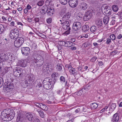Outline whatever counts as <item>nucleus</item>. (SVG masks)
<instances>
[{"instance_id": "46", "label": "nucleus", "mask_w": 122, "mask_h": 122, "mask_svg": "<svg viewBox=\"0 0 122 122\" xmlns=\"http://www.w3.org/2000/svg\"><path fill=\"white\" fill-rule=\"evenodd\" d=\"M34 120L33 121H32L33 122H40L39 120L36 117H35Z\"/></svg>"}, {"instance_id": "23", "label": "nucleus", "mask_w": 122, "mask_h": 122, "mask_svg": "<svg viewBox=\"0 0 122 122\" xmlns=\"http://www.w3.org/2000/svg\"><path fill=\"white\" fill-rule=\"evenodd\" d=\"M14 29L11 30L10 32V38L11 39L14 40L15 39V35L14 34Z\"/></svg>"}, {"instance_id": "43", "label": "nucleus", "mask_w": 122, "mask_h": 122, "mask_svg": "<svg viewBox=\"0 0 122 122\" xmlns=\"http://www.w3.org/2000/svg\"><path fill=\"white\" fill-rule=\"evenodd\" d=\"M58 74L57 72H54L51 75V76L53 78L55 77H57L58 76Z\"/></svg>"}, {"instance_id": "15", "label": "nucleus", "mask_w": 122, "mask_h": 122, "mask_svg": "<svg viewBox=\"0 0 122 122\" xmlns=\"http://www.w3.org/2000/svg\"><path fill=\"white\" fill-rule=\"evenodd\" d=\"M61 42L62 46L66 47H70L72 45V43L69 41H62Z\"/></svg>"}, {"instance_id": "44", "label": "nucleus", "mask_w": 122, "mask_h": 122, "mask_svg": "<svg viewBox=\"0 0 122 122\" xmlns=\"http://www.w3.org/2000/svg\"><path fill=\"white\" fill-rule=\"evenodd\" d=\"M41 109L44 110L45 111H47L48 110V107L44 104V105Z\"/></svg>"}, {"instance_id": "61", "label": "nucleus", "mask_w": 122, "mask_h": 122, "mask_svg": "<svg viewBox=\"0 0 122 122\" xmlns=\"http://www.w3.org/2000/svg\"><path fill=\"white\" fill-rule=\"evenodd\" d=\"M108 106H106L103 109L101 110V111H102L101 112H104V110H106L108 108Z\"/></svg>"}, {"instance_id": "60", "label": "nucleus", "mask_w": 122, "mask_h": 122, "mask_svg": "<svg viewBox=\"0 0 122 122\" xmlns=\"http://www.w3.org/2000/svg\"><path fill=\"white\" fill-rule=\"evenodd\" d=\"M115 20H112L111 22V24L112 25H114L115 23Z\"/></svg>"}, {"instance_id": "45", "label": "nucleus", "mask_w": 122, "mask_h": 122, "mask_svg": "<svg viewBox=\"0 0 122 122\" xmlns=\"http://www.w3.org/2000/svg\"><path fill=\"white\" fill-rule=\"evenodd\" d=\"M3 83V78L1 77H0V88L2 85Z\"/></svg>"}, {"instance_id": "7", "label": "nucleus", "mask_w": 122, "mask_h": 122, "mask_svg": "<svg viewBox=\"0 0 122 122\" xmlns=\"http://www.w3.org/2000/svg\"><path fill=\"white\" fill-rule=\"evenodd\" d=\"M13 87V85L10 83L5 82L3 87V89L5 92H9Z\"/></svg>"}, {"instance_id": "3", "label": "nucleus", "mask_w": 122, "mask_h": 122, "mask_svg": "<svg viewBox=\"0 0 122 122\" xmlns=\"http://www.w3.org/2000/svg\"><path fill=\"white\" fill-rule=\"evenodd\" d=\"M52 80L50 78H45L42 82L43 87L46 90H49L51 88Z\"/></svg>"}, {"instance_id": "64", "label": "nucleus", "mask_w": 122, "mask_h": 122, "mask_svg": "<svg viewBox=\"0 0 122 122\" xmlns=\"http://www.w3.org/2000/svg\"><path fill=\"white\" fill-rule=\"evenodd\" d=\"M119 15L121 18L122 19V11H121L119 14Z\"/></svg>"}, {"instance_id": "47", "label": "nucleus", "mask_w": 122, "mask_h": 122, "mask_svg": "<svg viewBox=\"0 0 122 122\" xmlns=\"http://www.w3.org/2000/svg\"><path fill=\"white\" fill-rule=\"evenodd\" d=\"M42 86V84L40 82H38V83L36 85V86L37 88H40V87H41Z\"/></svg>"}, {"instance_id": "29", "label": "nucleus", "mask_w": 122, "mask_h": 122, "mask_svg": "<svg viewBox=\"0 0 122 122\" xmlns=\"http://www.w3.org/2000/svg\"><path fill=\"white\" fill-rule=\"evenodd\" d=\"M62 66L61 64H58L56 66V68L58 71H60L62 70Z\"/></svg>"}, {"instance_id": "37", "label": "nucleus", "mask_w": 122, "mask_h": 122, "mask_svg": "<svg viewBox=\"0 0 122 122\" xmlns=\"http://www.w3.org/2000/svg\"><path fill=\"white\" fill-rule=\"evenodd\" d=\"M54 0H46L45 2L46 4V5H50V4L52 3Z\"/></svg>"}, {"instance_id": "42", "label": "nucleus", "mask_w": 122, "mask_h": 122, "mask_svg": "<svg viewBox=\"0 0 122 122\" xmlns=\"http://www.w3.org/2000/svg\"><path fill=\"white\" fill-rule=\"evenodd\" d=\"M83 93V92H82V90H79L77 93V95L79 96H81Z\"/></svg>"}, {"instance_id": "20", "label": "nucleus", "mask_w": 122, "mask_h": 122, "mask_svg": "<svg viewBox=\"0 0 122 122\" xmlns=\"http://www.w3.org/2000/svg\"><path fill=\"white\" fill-rule=\"evenodd\" d=\"M15 113L14 111L12 109H10V114H9V117L10 120H12L15 116Z\"/></svg>"}, {"instance_id": "5", "label": "nucleus", "mask_w": 122, "mask_h": 122, "mask_svg": "<svg viewBox=\"0 0 122 122\" xmlns=\"http://www.w3.org/2000/svg\"><path fill=\"white\" fill-rule=\"evenodd\" d=\"M15 39L14 44V46L16 47H20L24 43V39L22 37H19Z\"/></svg>"}, {"instance_id": "59", "label": "nucleus", "mask_w": 122, "mask_h": 122, "mask_svg": "<svg viewBox=\"0 0 122 122\" xmlns=\"http://www.w3.org/2000/svg\"><path fill=\"white\" fill-rule=\"evenodd\" d=\"M122 37V36L121 34L119 35L117 37V38L118 39H121Z\"/></svg>"}, {"instance_id": "4", "label": "nucleus", "mask_w": 122, "mask_h": 122, "mask_svg": "<svg viewBox=\"0 0 122 122\" xmlns=\"http://www.w3.org/2000/svg\"><path fill=\"white\" fill-rule=\"evenodd\" d=\"M12 56L9 55L7 54L2 53L0 55V60L2 61H6L9 59L10 61H12Z\"/></svg>"}, {"instance_id": "28", "label": "nucleus", "mask_w": 122, "mask_h": 122, "mask_svg": "<svg viewBox=\"0 0 122 122\" xmlns=\"http://www.w3.org/2000/svg\"><path fill=\"white\" fill-rule=\"evenodd\" d=\"M14 34L15 35V39L19 37H18L19 36V32L18 30L17 29H14Z\"/></svg>"}, {"instance_id": "21", "label": "nucleus", "mask_w": 122, "mask_h": 122, "mask_svg": "<svg viewBox=\"0 0 122 122\" xmlns=\"http://www.w3.org/2000/svg\"><path fill=\"white\" fill-rule=\"evenodd\" d=\"M51 64L47 65H45L43 66L42 70L46 72L47 71H48L49 69H50V68H50V67H51Z\"/></svg>"}, {"instance_id": "52", "label": "nucleus", "mask_w": 122, "mask_h": 122, "mask_svg": "<svg viewBox=\"0 0 122 122\" xmlns=\"http://www.w3.org/2000/svg\"><path fill=\"white\" fill-rule=\"evenodd\" d=\"M34 20L35 22V23H36L37 22H39L40 19L38 17H36L35 18Z\"/></svg>"}, {"instance_id": "40", "label": "nucleus", "mask_w": 122, "mask_h": 122, "mask_svg": "<svg viewBox=\"0 0 122 122\" xmlns=\"http://www.w3.org/2000/svg\"><path fill=\"white\" fill-rule=\"evenodd\" d=\"M116 105L115 103L112 104L111 106H110V108L112 110L114 109L116 107Z\"/></svg>"}, {"instance_id": "26", "label": "nucleus", "mask_w": 122, "mask_h": 122, "mask_svg": "<svg viewBox=\"0 0 122 122\" xmlns=\"http://www.w3.org/2000/svg\"><path fill=\"white\" fill-rule=\"evenodd\" d=\"M21 84L22 86L23 87H26L28 85V83L27 81H23L21 82Z\"/></svg>"}, {"instance_id": "24", "label": "nucleus", "mask_w": 122, "mask_h": 122, "mask_svg": "<svg viewBox=\"0 0 122 122\" xmlns=\"http://www.w3.org/2000/svg\"><path fill=\"white\" fill-rule=\"evenodd\" d=\"M81 7L82 10H85L87 8V5L86 3H82L81 4Z\"/></svg>"}, {"instance_id": "54", "label": "nucleus", "mask_w": 122, "mask_h": 122, "mask_svg": "<svg viewBox=\"0 0 122 122\" xmlns=\"http://www.w3.org/2000/svg\"><path fill=\"white\" fill-rule=\"evenodd\" d=\"M77 69H78V71L79 72V71H81V72L83 71L84 70H82V68L81 67L79 66L77 67Z\"/></svg>"}, {"instance_id": "12", "label": "nucleus", "mask_w": 122, "mask_h": 122, "mask_svg": "<svg viewBox=\"0 0 122 122\" xmlns=\"http://www.w3.org/2000/svg\"><path fill=\"white\" fill-rule=\"evenodd\" d=\"M92 13L90 11H88L86 13L83 17L84 21H87L90 19L91 17Z\"/></svg>"}, {"instance_id": "62", "label": "nucleus", "mask_w": 122, "mask_h": 122, "mask_svg": "<svg viewBox=\"0 0 122 122\" xmlns=\"http://www.w3.org/2000/svg\"><path fill=\"white\" fill-rule=\"evenodd\" d=\"M62 89H61L59 90L57 92V93L58 94H59L61 93Z\"/></svg>"}, {"instance_id": "48", "label": "nucleus", "mask_w": 122, "mask_h": 122, "mask_svg": "<svg viewBox=\"0 0 122 122\" xmlns=\"http://www.w3.org/2000/svg\"><path fill=\"white\" fill-rule=\"evenodd\" d=\"M97 59V57L96 56H94L91 59V61L93 62H95L96 59Z\"/></svg>"}, {"instance_id": "30", "label": "nucleus", "mask_w": 122, "mask_h": 122, "mask_svg": "<svg viewBox=\"0 0 122 122\" xmlns=\"http://www.w3.org/2000/svg\"><path fill=\"white\" fill-rule=\"evenodd\" d=\"M109 20V18L107 16L104 17L103 19L104 23L105 24H107Z\"/></svg>"}, {"instance_id": "56", "label": "nucleus", "mask_w": 122, "mask_h": 122, "mask_svg": "<svg viewBox=\"0 0 122 122\" xmlns=\"http://www.w3.org/2000/svg\"><path fill=\"white\" fill-rule=\"evenodd\" d=\"M98 25H99L100 26L102 25V21L101 20H99V21H98Z\"/></svg>"}, {"instance_id": "39", "label": "nucleus", "mask_w": 122, "mask_h": 122, "mask_svg": "<svg viewBox=\"0 0 122 122\" xmlns=\"http://www.w3.org/2000/svg\"><path fill=\"white\" fill-rule=\"evenodd\" d=\"M60 80L61 83H63L65 82V79L64 77L63 76H61L60 78Z\"/></svg>"}, {"instance_id": "55", "label": "nucleus", "mask_w": 122, "mask_h": 122, "mask_svg": "<svg viewBox=\"0 0 122 122\" xmlns=\"http://www.w3.org/2000/svg\"><path fill=\"white\" fill-rule=\"evenodd\" d=\"M15 23L14 21H12L10 23V26H15Z\"/></svg>"}, {"instance_id": "34", "label": "nucleus", "mask_w": 122, "mask_h": 122, "mask_svg": "<svg viewBox=\"0 0 122 122\" xmlns=\"http://www.w3.org/2000/svg\"><path fill=\"white\" fill-rule=\"evenodd\" d=\"M37 111L39 114L40 115L41 117L42 118L44 117V115L42 111L39 110H37Z\"/></svg>"}, {"instance_id": "6", "label": "nucleus", "mask_w": 122, "mask_h": 122, "mask_svg": "<svg viewBox=\"0 0 122 122\" xmlns=\"http://www.w3.org/2000/svg\"><path fill=\"white\" fill-rule=\"evenodd\" d=\"M102 13L106 16H109L111 15L112 10L111 8L107 6H104L102 7Z\"/></svg>"}, {"instance_id": "38", "label": "nucleus", "mask_w": 122, "mask_h": 122, "mask_svg": "<svg viewBox=\"0 0 122 122\" xmlns=\"http://www.w3.org/2000/svg\"><path fill=\"white\" fill-rule=\"evenodd\" d=\"M43 4L44 1L42 0H41L38 2L37 5L39 6H41L43 5Z\"/></svg>"}, {"instance_id": "36", "label": "nucleus", "mask_w": 122, "mask_h": 122, "mask_svg": "<svg viewBox=\"0 0 122 122\" xmlns=\"http://www.w3.org/2000/svg\"><path fill=\"white\" fill-rule=\"evenodd\" d=\"M4 26L1 24H0V34L2 33L4 30Z\"/></svg>"}, {"instance_id": "22", "label": "nucleus", "mask_w": 122, "mask_h": 122, "mask_svg": "<svg viewBox=\"0 0 122 122\" xmlns=\"http://www.w3.org/2000/svg\"><path fill=\"white\" fill-rule=\"evenodd\" d=\"M69 71L70 73H71L73 75L77 74L78 73L77 71L73 68H72L71 69H70Z\"/></svg>"}, {"instance_id": "8", "label": "nucleus", "mask_w": 122, "mask_h": 122, "mask_svg": "<svg viewBox=\"0 0 122 122\" xmlns=\"http://www.w3.org/2000/svg\"><path fill=\"white\" fill-rule=\"evenodd\" d=\"M21 70L19 68H16L13 70V74L15 77H19L22 75Z\"/></svg>"}, {"instance_id": "51", "label": "nucleus", "mask_w": 122, "mask_h": 122, "mask_svg": "<svg viewBox=\"0 0 122 122\" xmlns=\"http://www.w3.org/2000/svg\"><path fill=\"white\" fill-rule=\"evenodd\" d=\"M111 41L110 39H107L106 42V44H107L110 45L111 42Z\"/></svg>"}, {"instance_id": "17", "label": "nucleus", "mask_w": 122, "mask_h": 122, "mask_svg": "<svg viewBox=\"0 0 122 122\" xmlns=\"http://www.w3.org/2000/svg\"><path fill=\"white\" fill-rule=\"evenodd\" d=\"M25 118V117L22 114H19L17 117V122H23Z\"/></svg>"}, {"instance_id": "41", "label": "nucleus", "mask_w": 122, "mask_h": 122, "mask_svg": "<svg viewBox=\"0 0 122 122\" xmlns=\"http://www.w3.org/2000/svg\"><path fill=\"white\" fill-rule=\"evenodd\" d=\"M110 38L112 41H113L115 40L116 37L115 36L114 34H112L110 35Z\"/></svg>"}, {"instance_id": "25", "label": "nucleus", "mask_w": 122, "mask_h": 122, "mask_svg": "<svg viewBox=\"0 0 122 122\" xmlns=\"http://www.w3.org/2000/svg\"><path fill=\"white\" fill-rule=\"evenodd\" d=\"M89 26L86 24L84 26H82V30L85 32L89 30Z\"/></svg>"}, {"instance_id": "57", "label": "nucleus", "mask_w": 122, "mask_h": 122, "mask_svg": "<svg viewBox=\"0 0 122 122\" xmlns=\"http://www.w3.org/2000/svg\"><path fill=\"white\" fill-rule=\"evenodd\" d=\"M98 64L100 66H102L103 65L102 62V61H98Z\"/></svg>"}, {"instance_id": "14", "label": "nucleus", "mask_w": 122, "mask_h": 122, "mask_svg": "<svg viewBox=\"0 0 122 122\" xmlns=\"http://www.w3.org/2000/svg\"><path fill=\"white\" fill-rule=\"evenodd\" d=\"M26 118L29 121H32L34 120L35 117H34L33 115L30 113H26Z\"/></svg>"}, {"instance_id": "1", "label": "nucleus", "mask_w": 122, "mask_h": 122, "mask_svg": "<svg viewBox=\"0 0 122 122\" xmlns=\"http://www.w3.org/2000/svg\"><path fill=\"white\" fill-rule=\"evenodd\" d=\"M26 61L29 62L31 61L34 64L35 67H41L44 62V60L43 57L37 54H34L32 56H28L26 58Z\"/></svg>"}, {"instance_id": "18", "label": "nucleus", "mask_w": 122, "mask_h": 122, "mask_svg": "<svg viewBox=\"0 0 122 122\" xmlns=\"http://www.w3.org/2000/svg\"><path fill=\"white\" fill-rule=\"evenodd\" d=\"M18 65L20 66L25 67L26 65V62L24 60H21L18 61Z\"/></svg>"}, {"instance_id": "35", "label": "nucleus", "mask_w": 122, "mask_h": 122, "mask_svg": "<svg viewBox=\"0 0 122 122\" xmlns=\"http://www.w3.org/2000/svg\"><path fill=\"white\" fill-rule=\"evenodd\" d=\"M59 1L61 4L63 5H66L67 3V0H59Z\"/></svg>"}, {"instance_id": "16", "label": "nucleus", "mask_w": 122, "mask_h": 122, "mask_svg": "<svg viewBox=\"0 0 122 122\" xmlns=\"http://www.w3.org/2000/svg\"><path fill=\"white\" fill-rule=\"evenodd\" d=\"M47 13L49 15H52L54 12V9L53 8L49 7H47Z\"/></svg>"}, {"instance_id": "49", "label": "nucleus", "mask_w": 122, "mask_h": 122, "mask_svg": "<svg viewBox=\"0 0 122 122\" xmlns=\"http://www.w3.org/2000/svg\"><path fill=\"white\" fill-rule=\"evenodd\" d=\"M81 110L79 108H77L75 111V112L76 113H81Z\"/></svg>"}, {"instance_id": "32", "label": "nucleus", "mask_w": 122, "mask_h": 122, "mask_svg": "<svg viewBox=\"0 0 122 122\" xmlns=\"http://www.w3.org/2000/svg\"><path fill=\"white\" fill-rule=\"evenodd\" d=\"M112 9L114 11H117L118 10V6L117 5H113L112 6Z\"/></svg>"}, {"instance_id": "50", "label": "nucleus", "mask_w": 122, "mask_h": 122, "mask_svg": "<svg viewBox=\"0 0 122 122\" xmlns=\"http://www.w3.org/2000/svg\"><path fill=\"white\" fill-rule=\"evenodd\" d=\"M41 12L42 14H44L47 12V10L45 9H42L41 11Z\"/></svg>"}, {"instance_id": "58", "label": "nucleus", "mask_w": 122, "mask_h": 122, "mask_svg": "<svg viewBox=\"0 0 122 122\" xmlns=\"http://www.w3.org/2000/svg\"><path fill=\"white\" fill-rule=\"evenodd\" d=\"M26 8L28 10H29L31 9V7L30 5L29 4H28V5L27 6Z\"/></svg>"}, {"instance_id": "11", "label": "nucleus", "mask_w": 122, "mask_h": 122, "mask_svg": "<svg viewBox=\"0 0 122 122\" xmlns=\"http://www.w3.org/2000/svg\"><path fill=\"white\" fill-rule=\"evenodd\" d=\"M78 0H69L68 3L70 6L72 8L76 7L77 5Z\"/></svg>"}, {"instance_id": "27", "label": "nucleus", "mask_w": 122, "mask_h": 122, "mask_svg": "<svg viewBox=\"0 0 122 122\" xmlns=\"http://www.w3.org/2000/svg\"><path fill=\"white\" fill-rule=\"evenodd\" d=\"M10 109H4L2 112L1 113L4 114L5 115H9V114H10Z\"/></svg>"}, {"instance_id": "10", "label": "nucleus", "mask_w": 122, "mask_h": 122, "mask_svg": "<svg viewBox=\"0 0 122 122\" xmlns=\"http://www.w3.org/2000/svg\"><path fill=\"white\" fill-rule=\"evenodd\" d=\"M81 24L80 22H74L72 28L75 30H79L81 28Z\"/></svg>"}, {"instance_id": "33", "label": "nucleus", "mask_w": 122, "mask_h": 122, "mask_svg": "<svg viewBox=\"0 0 122 122\" xmlns=\"http://www.w3.org/2000/svg\"><path fill=\"white\" fill-rule=\"evenodd\" d=\"M97 29V28L96 26H93L90 28V30L92 32L94 33L96 31Z\"/></svg>"}, {"instance_id": "53", "label": "nucleus", "mask_w": 122, "mask_h": 122, "mask_svg": "<svg viewBox=\"0 0 122 122\" xmlns=\"http://www.w3.org/2000/svg\"><path fill=\"white\" fill-rule=\"evenodd\" d=\"M52 21V19L51 18H49L48 19L46 20V21L48 23H51Z\"/></svg>"}, {"instance_id": "9", "label": "nucleus", "mask_w": 122, "mask_h": 122, "mask_svg": "<svg viewBox=\"0 0 122 122\" xmlns=\"http://www.w3.org/2000/svg\"><path fill=\"white\" fill-rule=\"evenodd\" d=\"M22 54L25 56L28 55L30 53V49L28 47H23L21 48Z\"/></svg>"}, {"instance_id": "2", "label": "nucleus", "mask_w": 122, "mask_h": 122, "mask_svg": "<svg viewBox=\"0 0 122 122\" xmlns=\"http://www.w3.org/2000/svg\"><path fill=\"white\" fill-rule=\"evenodd\" d=\"M70 16L69 13L65 14L62 17V19L63 21H66L63 22H61L60 23L62 25V27L63 29L67 30L64 33L65 34L68 35L70 32L71 29L69 22L68 21H66L70 18Z\"/></svg>"}, {"instance_id": "13", "label": "nucleus", "mask_w": 122, "mask_h": 122, "mask_svg": "<svg viewBox=\"0 0 122 122\" xmlns=\"http://www.w3.org/2000/svg\"><path fill=\"white\" fill-rule=\"evenodd\" d=\"M1 114L0 116L3 120L6 121L11 120L10 119V117H9V115H5L2 113H1Z\"/></svg>"}, {"instance_id": "19", "label": "nucleus", "mask_w": 122, "mask_h": 122, "mask_svg": "<svg viewBox=\"0 0 122 122\" xmlns=\"http://www.w3.org/2000/svg\"><path fill=\"white\" fill-rule=\"evenodd\" d=\"M119 118L118 114L116 113L114 115L112 121L113 122H117L119 120Z\"/></svg>"}, {"instance_id": "63", "label": "nucleus", "mask_w": 122, "mask_h": 122, "mask_svg": "<svg viewBox=\"0 0 122 122\" xmlns=\"http://www.w3.org/2000/svg\"><path fill=\"white\" fill-rule=\"evenodd\" d=\"M27 20L29 22H31L32 20V19L31 18H28L27 19Z\"/></svg>"}, {"instance_id": "31", "label": "nucleus", "mask_w": 122, "mask_h": 122, "mask_svg": "<svg viewBox=\"0 0 122 122\" xmlns=\"http://www.w3.org/2000/svg\"><path fill=\"white\" fill-rule=\"evenodd\" d=\"M91 106L92 109H95L98 106V105L97 103H94L91 104Z\"/></svg>"}]
</instances>
